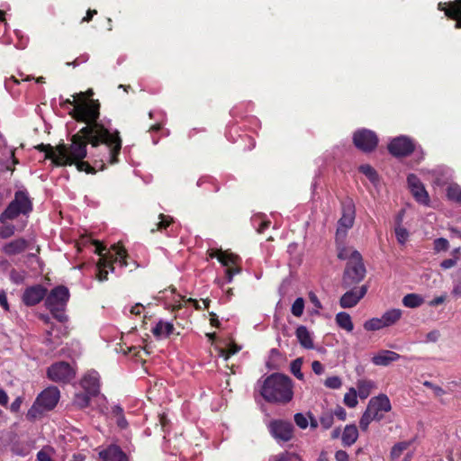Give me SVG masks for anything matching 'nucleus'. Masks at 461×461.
I'll use <instances>...</instances> for the list:
<instances>
[{
  "instance_id": "obj_51",
  "label": "nucleus",
  "mask_w": 461,
  "mask_h": 461,
  "mask_svg": "<svg viewBox=\"0 0 461 461\" xmlns=\"http://www.w3.org/2000/svg\"><path fill=\"white\" fill-rule=\"evenodd\" d=\"M15 228L13 224L5 225L0 228V238L7 239L14 234Z\"/></svg>"
},
{
  "instance_id": "obj_11",
  "label": "nucleus",
  "mask_w": 461,
  "mask_h": 461,
  "mask_svg": "<svg viewBox=\"0 0 461 461\" xmlns=\"http://www.w3.org/2000/svg\"><path fill=\"white\" fill-rule=\"evenodd\" d=\"M415 149L413 140L406 136H399L388 144V151L393 157L402 158L411 155Z\"/></svg>"
},
{
  "instance_id": "obj_42",
  "label": "nucleus",
  "mask_w": 461,
  "mask_h": 461,
  "mask_svg": "<svg viewBox=\"0 0 461 461\" xmlns=\"http://www.w3.org/2000/svg\"><path fill=\"white\" fill-rule=\"evenodd\" d=\"M304 310V300L302 297L295 299L292 304L291 312L294 316L301 317Z\"/></svg>"
},
{
  "instance_id": "obj_38",
  "label": "nucleus",
  "mask_w": 461,
  "mask_h": 461,
  "mask_svg": "<svg viewBox=\"0 0 461 461\" xmlns=\"http://www.w3.org/2000/svg\"><path fill=\"white\" fill-rule=\"evenodd\" d=\"M411 446V442L409 441H402L396 443L391 449L390 456L392 459H396L400 457L404 450H406Z\"/></svg>"
},
{
  "instance_id": "obj_57",
  "label": "nucleus",
  "mask_w": 461,
  "mask_h": 461,
  "mask_svg": "<svg viewBox=\"0 0 461 461\" xmlns=\"http://www.w3.org/2000/svg\"><path fill=\"white\" fill-rule=\"evenodd\" d=\"M333 416L335 415L339 420H345L347 418V412L345 409L339 405H338L334 411L332 412Z\"/></svg>"
},
{
  "instance_id": "obj_33",
  "label": "nucleus",
  "mask_w": 461,
  "mask_h": 461,
  "mask_svg": "<svg viewBox=\"0 0 461 461\" xmlns=\"http://www.w3.org/2000/svg\"><path fill=\"white\" fill-rule=\"evenodd\" d=\"M448 200L461 204V186L457 184H450L447 188Z\"/></svg>"
},
{
  "instance_id": "obj_25",
  "label": "nucleus",
  "mask_w": 461,
  "mask_h": 461,
  "mask_svg": "<svg viewBox=\"0 0 461 461\" xmlns=\"http://www.w3.org/2000/svg\"><path fill=\"white\" fill-rule=\"evenodd\" d=\"M153 335L157 338L165 336L168 338L175 331V327L171 322L159 321L155 327L151 330Z\"/></svg>"
},
{
  "instance_id": "obj_52",
  "label": "nucleus",
  "mask_w": 461,
  "mask_h": 461,
  "mask_svg": "<svg viewBox=\"0 0 461 461\" xmlns=\"http://www.w3.org/2000/svg\"><path fill=\"white\" fill-rule=\"evenodd\" d=\"M423 385L425 387H428V388L433 390V392H434L436 396H441V395L446 393L445 390L442 387H440L438 385H436V384H434L433 383H431L429 381H425L423 383Z\"/></svg>"
},
{
  "instance_id": "obj_47",
  "label": "nucleus",
  "mask_w": 461,
  "mask_h": 461,
  "mask_svg": "<svg viewBox=\"0 0 461 461\" xmlns=\"http://www.w3.org/2000/svg\"><path fill=\"white\" fill-rule=\"evenodd\" d=\"M449 248V242L445 238H438L433 242V249L436 252L447 251Z\"/></svg>"
},
{
  "instance_id": "obj_63",
  "label": "nucleus",
  "mask_w": 461,
  "mask_h": 461,
  "mask_svg": "<svg viewBox=\"0 0 461 461\" xmlns=\"http://www.w3.org/2000/svg\"><path fill=\"white\" fill-rule=\"evenodd\" d=\"M72 96L75 100H77V105L78 104H86L88 101H90L89 99H86L84 92L77 93Z\"/></svg>"
},
{
  "instance_id": "obj_23",
  "label": "nucleus",
  "mask_w": 461,
  "mask_h": 461,
  "mask_svg": "<svg viewBox=\"0 0 461 461\" xmlns=\"http://www.w3.org/2000/svg\"><path fill=\"white\" fill-rule=\"evenodd\" d=\"M27 248V241L24 239H17L5 244L3 251L7 255L20 254Z\"/></svg>"
},
{
  "instance_id": "obj_3",
  "label": "nucleus",
  "mask_w": 461,
  "mask_h": 461,
  "mask_svg": "<svg viewBox=\"0 0 461 461\" xmlns=\"http://www.w3.org/2000/svg\"><path fill=\"white\" fill-rule=\"evenodd\" d=\"M101 104L99 100L88 101L86 104H78L69 114L77 122L86 123V126H94L96 129L102 127L104 130V136L113 140H122L121 133L117 129L111 130L99 122Z\"/></svg>"
},
{
  "instance_id": "obj_61",
  "label": "nucleus",
  "mask_w": 461,
  "mask_h": 461,
  "mask_svg": "<svg viewBox=\"0 0 461 461\" xmlns=\"http://www.w3.org/2000/svg\"><path fill=\"white\" fill-rule=\"evenodd\" d=\"M336 461H349L348 454L344 450H338L335 453Z\"/></svg>"
},
{
  "instance_id": "obj_2",
  "label": "nucleus",
  "mask_w": 461,
  "mask_h": 461,
  "mask_svg": "<svg viewBox=\"0 0 461 461\" xmlns=\"http://www.w3.org/2000/svg\"><path fill=\"white\" fill-rule=\"evenodd\" d=\"M260 394L270 403H288L294 397V383L286 375L273 373L264 380Z\"/></svg>"
},
{
  "instance_id": "obj_35",
  "label": "nucleus",
  "mask_w": 461,
  "mask_h": 461,
  "mask_svg": "<svg viewBox=\"0 0 461 461\" xmlns=\"http://www.w3.org/2000/svg\"><path fill=\"white\" fill-rule=\"evenodd\" d=\"M270 461H303V459L296 453L285 451L272 456Z\"/></svg>"
},
{
  "instance_id": "obj_9",
  "label": "nucleus",
  "mask_w": 461,
  "mask_h": 461,
  "mask_svg": "<svg viewBox=\"0 0 461 461\" xmlns=\"http://www.w3.org/2000/svg\"><path fill=\"white\" fill-rule=\"evenodd\" d=\"M352 140L355 147L365 153L374 151L379 141L376 133L368 129L356 131L353 134Z\"/></svg>"
},
{
  "instance_id": "obj_6",
  "label": "nucleus",
  "mask_w": 461,
  "mask_h": 461,
  "mask_svg": "<svg viewBox=\"0 0 461 461\" xmlns=\"http://www.w3.org/2000/svg\"><path fill=\"white\" fill-rule=\"evenodd\" d=\"M352 259L348 261L342 278L344 288H350L360 283L366 276V267L361 254L355 251L352 254Z\"/></svg>"
},
{
  "instance_id": "obj_30",
  "label": "nucleus",
  "mask_w": 461,
  "mask_h": 461,
  "mask_svg": "<svg viewBox=\"0 0 461 461\" xmlns=\"http://www.w3.org/2000/svg\"><path fill=\"white\" fill-rule=\"evenodd\" d=\"M158 219L159 221L155 223L154 227L150 228L151 233L167 230V228L169 227L174 222V219L172 216L166 215L164 213H159Z\"/></svg>"
},
{
  "instance_id": "obj_48",
  "label": "nucleus",
  "mask_w": 461,
  "mask_h": 461,
  "mask_svg": "<svg viewBox=\"0 0 461 461\" xmlns=\"http://www.w3.org/2000/svg\"><path fill=\"white\" fill-rule=\"evenodd\" d=\"M395 236L399 243L404 244L409 237V232L402 225H397L395 227Z\"/></svg>"
},
{
  "instance_id": "obj_24",
  "label": "nucleus",
  "mask_w": 461,
  "mask_h": 461,
  "mask_svg": "<svg viewBox=\"0 0 461 461\" xmlns=\"http://www.w3.org/2000/svg\"><path fill=\"white\" fill-rule=\"evenodd\" d=\"M358 438V430L356 425H347L342 432L341 440L345 447L352 446Z\"/></svg>"
},
{
  "instance_id": "obj_1",
  "label": "nucleus",
  "mask_w": 461,
  "mask_h": 461,
  "mask_svg": "<svg viewBox=\"0 0 461 461\" xmlns=\"http://www.w3.org/2000/svg\"><path fill=\"white\" fill-rule=\"evenodd\" d=\"M96 129L95 126H84L77 133L70 137V143H59L56 146L59 156L56 161L57 167L76 166L80 172L95 175L97 170L95 167L99 166V170L105 169V164L103 158H95V154L90 152V161L84 160L87 156V146L92 149H97L104 145L107 149L108 163L114 165L119 162V155L122 150V140H113L104 136V130L102 127Z\"/></svg>"
},
{
  "instance_id": "obj_34",
  "label": "nucleus",
  "mask_w": 461,
  "mask_h": 461,
  "mask_svg": "<svg viewBox=\"0 0 461 461\" xmlns=\"http://www.w3.org/2000/svg\"><path fill=\"white\" fill-rule=\"evenodd\" d=\"M92 397L93 396L86 392L78 393H76L73 400V403L78 408L84 409L89 405Z\"/></svg>"
},
{
  "instance_id": "obj_56",
  "label": "nucleus",
  "mask_w": 461,
  "mask_h": 461,
  "mask_svg": "<svg viewBox=\"0 0 461 461\" xmlns=\"http://www.w3.org/2000/svg\"><path fill=\"white\" fill-rule=\"evenodd\" d=\"M241 271V268L240 267H229L225 270V275H226V279H227V282L228 283H230L233 279V276L236 275V274H239L240 273Z\"/></svg>"
},
{
  "instance_id": "obj_4",
  "label": "nucleus",
  "mask_w": 461,
  "mask_h": 461,
  "mask_svg": "<svg viewBox=\"0 0 461 461\" xmlns=\"http://www.w3.org/2000/svg\"><path fill=\"white\" fill-rule=\"evenodd\" d=\"M69 290L65 285H58L50 290L46 295L45 306L50 310L52 316L59 322H66L68 316L65 309L69 300Z\"/></svg>"
},
{
  "instance_id": "obj_43",
  "label": "nucleus",
  "mask_w": 461,
  "mask_h": 461,
  "mask_svg": "<svg viewBox=\"0 0 461 461\" xmlns=\"http://www.w3.org/2000/svg\"><path fill=\"white\" fill-rule=\"evenodd\" d=\"M357 393L354 388H351L348 393H347L344 396V403L349 407L353 408L357 404Z\"/></svg>"
},
{
  "instance_id": "obj_36",
  "label": "nucleus",
  "mask_w": 461,
  "mask_h": 461,
  "mask_svg": "<svg viewBox=\"0 0 461 461\" xmlns=\"http://www.w3.org/2000/svg\"><path fill=\"white\" fill-rule=\"evenodd\" d=\"M359 172L364 174L372 183L378 181V174L375 169L368 164L361 165Z\"/></svg>"
},
{
  "instance_id": "obj_50",
  "label": "nucleus",
  "mask_w": 461,
  "mask_h": 461,
  "mask_svg": "<svg viewBox=\"0 0 461 461\" xmlns=\"http://www.w3.org/2000/svg\"><path fill=\"white\" fill-rule=\"evenodd\" d=\"M355 251H356L355 249H352L350 248H341L339 249L338 258L342 260H345V259H348V261L353 260L352 254Z\"/></svg>"
},
{
  "instance_id": "obj_41",
  "label": "nucleus",
  "mask_w": 461,
  "mask_h": 461,
  "mask_svg": "<svg viewBox=\"0 0 461 461\" xmlns=\"http://www.w3.org/2000/svg\"><path fill=\"white\" fill-rule=\"evenodd\" d=\"M241 348L236 343L230 344L228 348H221L220 356L222 357L225 360H228L231 356L238 353Z\"/></svg>"
},
{
  "instance_id": "obj_62",
  "label": "nucleus",
  "mask_w": 461,
  "mask_h": 461,
  "mask_svg": "<svg viewBox=\"0 0 461 461\" xmlns=\"http://www.w3.org/2000/svg\"><path fill=\"white\" fill-rule=\"evenodd\" d=\"M0 305L1 307L5 310V311H9V304H8V302H7V296H6V294L4 290H2L0 292Z\"/></svg>"
},
{
  "instance_id": "obj_32",
  "label": "nucleus",
  "mask_w": 461,
  "mask_h": 461,
  "mask_svg": "<svg viewBox=\"0 0 461 461\" xmlns=\"http://www.w3.org/2000/svg\"><path fill=\"white\" fill-rule=\"evenodd\" d=\"M357 387L358 396L361 399H366L374 387V383L370 380H359L357 384Z\"/></svg>"
},
{
  "instance_id": "obj_22",
  "label": "nucleus",
  "mask_w": 461,
  "mask_h": 461,
  "mask_svg": "<svg viewBox=\"0 0 461 461\" xmlns=\"http://www.w3.org/2000/svg\"><path fill=\"white\" fill-rule=\"evenodd\" d=\"M295 336L303 348L306 349L313 348L314 345L312 335L305 326L300 325L297 327L295 330Z\"/></svg>"
},
{
  "instance_id": "obj_16",
  "label": "nucleus",
  "mask_w": 461,
  "mask_h": 461,
  "mask_svg": "<svg viewBox=\"0 0 461 461\" xmlns=\"http://www.w3.org/2000/svg\"><path fill=\"white\" fill-rule=\"evenodd\" d=\"M367 285H364L359 287L355 286L351 288L349 291L346 292L339 300V304L342 308H351L356 306L358 302L366 295L367 293Z\"/></svg>"
},
{
  "instance_id": "obj_64",
  "label": "nucleus",
  "mask_w": 461,
  "mask_h": 461,
  "mask_svg": "<svg viewBox=\"0 0 461 461\" xmlns=\"http://www.w3.org/2000/svg\"><path fill=\"white\" fill-rule=\"evenodd\" d=\"M439 336H440L439 331L437 330H434L429 331L427 334V339L429 341H432V342H436L438 339Z\"/></svg>"
},
{
  "instance_id": "obj_15",
  "label": "nucleus",
  "mask_w": 461,
  "mask_h": 461,
  "mask_svg": "<svg viewBox=\"0 0 461 461\" xmlns=\"http://www.w3.org/2000/svg\"><path fill=\"white\" fill-rule=\"evenodd\" d=\"M407 183L416 202L423 205H429V196L420 178L414 174H410L407 177Z\"/></svg>"
},
{
  "instance_id": "obj_40",
  "label": "nucleus",
  "mask_w": 461,
  "mask_h": 461,
  "mask_svg": "<svg viewBox=\"0 0 461 461\" xmlns=\"http://www.w3.org/2000/svg\"><path fill=\"white\" fill-rule=\"evenodd\" d=\"M451 295L456 298H461V269H458L456 272L455 277L453 279Z\"/></svg>"
},
{
  "instance_id": "obj_12",
  "label": "nucleus",
  "mask_w": 461,
  "mask_h": 461,
  "mask_svg": "<svg viewBox=\"0 0 461 461\" xmlns=\"http://www.w3.org/2000/svg\"><path fill=\"white\" fill-rule=\"evenodd\" d=\"M392 409L390 400L387 395L380 394L372 397L367 404L366 410L371 413L376 421H380L384 418V412L390 411Z\"/></svg>"
},
{
  "instance_id": "obj_44",
  "label": "nucleus",
  "mask_w": 461,
  "mask_h": 461,
  "mask_svg": "<svg viewBox=\"0 0 461 461\" xmlns=\"http://www.w3.org/2000/svg\"><path fill=\"white\" fill-rule=\"evenodd\" d=\"M92 243L95 246V253L100 256V258L107 257L108 259H114L115 253L112 254L110 252L104 253L106 250L105 246H104L99 240H94Z\"/></svg>"
},
{
  "instance_id": "obj_8",
  "label": "nucleus",
  "mask_w": 461,
  "mask_h": 461,
  "mask_svg": "<svg viewBox=\"0 0 461 461\" xmlns=\"http://www.w3.org/2000/svg\"><path fill=\"white\" fill-rule=\"evenodd\" d=\"M60 398V392L56 386H49L44 389L36 398L32 407L30 409L28 414L33 417L36 416L35 412L41 409L40 411L53 410Z\"/></svg>"
},
{
  "instance_id": "obj_54",
  "label": "nucleus",
  "mask_w": 461,
  "mask_h": 461,
  "mask_svg": "<svg viewBox=\"0 0 461 461\" xmlns=\"http://www.w3.org/2000/svg\"><path fill=\"white\" fill-rule=\"evenodd\" d=\"M294 422L301 429H306L308 426V420L303 413H296L294 415Z\"/></svg>"
},
{
  "instance_id": "obj_5",
  "label": "nucleus",
  "mask_w": 461,
  "mask_h": 461,
  "mask_svg": "<svg viewBox=\"0 0 461 461\" xmlns=\"http://www.w3.org/2000/svg\"><path fill=\"white\" fill-rule=\"evenodd\" d=\"M32 211V202L25 190L14 193V198L10 202L5 210L0 215V221L14 220L20 214L27 215Z\"/></svg>"
},
{
  "instance_id": "obj_31",
  "label": "nucleus",
  "mask_w": 461,
  "mask_h": 461,
  "mask_svg": "<svg viewBox=\"0 0 461 461\" xmlns=\"http://www.w3.org/2000/svg\"><path fill=\"white\" fill-rule=\"evenodd\" d=\"M423 303L422 296L418 294H408L402 298V304L408 308H417Z\"/></svg>"
},
{
  "instance_id": "obj_49",
  "label": "nucleus",
  "mask_w": 461,
  "mask_h": 461,
  "mask_svg": "<svg viewBox=\"0 0 461 461\" xmlns=\"http://www.w3.org/2000/svg\"><path fill=\"white\" fill-rule=\"evenodd\" d=\"M324 385L330 389H339L341 387L342 382L339 376H330L325 380Z\"/></svg>"
},
{
  "instance_id": "obj_60",
  "label": "nucleus",
  "mask_w": 461,
  "mask_h": 461,
  "mask_svg": "<svg viewBox=\"0 0 461 461\" xmlns=\"http://www.w3.org/2000/svg\"><path fill=\"white\" fill-rule=\"evenodd\" d=\"M309 300L310 302L317 308V309H321L322 308V305L320 302V300L318 299V296L313 293V292H310L309 294Z\"/></svg>"
},
{
  "instance_id": "obj_55",
  "label": "nucleus",
  "mask_w": 461,
  "mask_h": 461,
  "mask_svg": "<svg viewBox=\"0 0 461 461\" xmlns=\"http://www.w3.org/2000/svg\"><path fill=\"white\" fill-rule=\"evenodd\" d=\"M457 261H458V257L457 256L456 258H453L444 259L440 263V267L442 269H445V270L452 268L453 267H455L456 265Z\"/></svg>"
},
{
  "instance_id": "obj_14",
  "label": "nucleus",
  "mask_w": 461,
  "mask_h": 461,
  "mask_svg": "<svg viewBox=\"0 0 461 461\" xmlns=\"http://www.w3.org/2000/svg\"><path fill=\"white\" fill-rule=\"evenodd\" d=\"M356 217L355 204L351 199H346L342 202V216L338 221V230L339 231H347L352 228Z\"/></svg>"
},
{
  "instance_id": "obj_19",
  "label": "nucleus",
  "mask_w": 461,
  "mask_h": 461,
  "mask_svg": "<svg viewBox=\"0 0 461 461\" xmlns=\"http://www.w3.org/2000/svg\"><path fill=\"white\" fill-rule=\"evenodd\" d=\"M101 461H129V456L116 444H111L98 453Z\"/></svg>"
},
{
  "instance_id": "obj_39",
  "label": "nucleus",
  "mask_w": 461,
  "mask_h": 461,
  "mask_svg": "<svg viewBox=\"0 0 461 461\" xmlns=\"http://www.w3.org/2000/svg\"><path fill=\"white\" fill-rule=\"evenodd\" d=\"M302 366H303V358H301V357H298V358L294 359V361H292V363L290 365V371H291V373L298 380H301V381H303V378H304V375H303V374L301 371Z\"/></svg>"
},
{
  "instance_id": "obj_18",
  "label": "nucleus",
  "mask_w": 461,
  "mask_h": 461,
  "mask_svg": "<svg viewBox=\"0 0 461 461\" xmlns=\"http://www.w3.org/2000/svg\"><path fill=\"white\" fill-rule=\"evenodd\" d=\"M48 290L41 285L26 288L23 294V302L26 306H34L46 299Z\"/></svg>"
},
{
  "instance_id": "obj_28",
  "label": "nucleus",
  "mask_w": 461,
  "mask_h": 461,
  "mask_svg": "<svg viewBox=\"0 0 461 461\" xmlns=\"http://www.w3.org/2000/svg\"><path fill=\"white\" fill-rule=\"evenodd\" d=\"M240 262V258L238 255L228 251H223L221 257H220V263L227 268L239 267Z\"/></svg>"
},
{
  "instance_id": "obj_59",
  "label": "nucleus",
  "mask_w": 461,
  "mask_h": 461,
  "mask_svg": "<svg viewBox=\"0 0 461 461\" xmlns=\"http://www.w3.org/2000/svg\"><path fill=\"white\" fill-rule=\"evenodd\" d=\"M312 371L316 374V375H321L324 371V367L322 366V364L318 361V360H314L312 363Z\"/></svg>"
},
{
  "instance_id": "obj_37",
  "label": "nucleus",
  "mask_w": 461,
  "mask_h": 461,
  "mask_svg": "<svg viewBox=\"0 0 461 461\" xmlns=\"http://www.w3.org/2000/svg\"><path fill=\"white\" fill-rule=\"evenodd\" d=\"M384 323L381 318H373L364 323V329L368 331L378 330L384 328Z\"/></svg>"
},
{
  "instance_id": "obj_29",
  "label": "nucleus",
  "mask_w": 461,
  "mask_h": 461,
  "mask_svg": "<svg viewBox=\"0 0 461 461\" xmlns=\"http://www.w3.org/2000/svg\"><path fill=\"white\" fill-rule=\"evenodd\" d=\"M402 317V311L400 309H392L385 312L382 315L383 321L385 327H389L396 323Z\"/></svg>"
},
{
  "instance_id": "obj_53",
  "label": "nucleus",
  "mask_w": 461,
  "mask_h": 461,
  "mask_svg": "<svg viewBox=\"0 0 461 461\" xmlns=\"http://www.w3.org/2000/svg\"><path fill=\"white\" fill-rule=\"evenodd\" d=\"M37 461H54L50 453L46 448L41 449L36 455Z\"/></svg>"
},
{
  "instance_id": "obj_58",
  "label": "nucleus",
  "mask_w": 461,
  "mask_h": 461,
  "mask_svg": "<svg viewBox=\"0 0 461 461\" xmlns=\"http://www.w3.org/2000/svg\"><path fill=\"white\" fill-rule=\"evenodd\" d=\"M88 60V55H81L75 59L72 62H67L68 66L72 65L74 68L83 64Z\"/></svg>"
},
{
  "instance_id": "obj_45",
  "label": "nucleus",
  "mask_w": 461,
  "mask_h": 461,
  "mask_svg": "<svg viewBox=\"0 0 461 461\" xmlns=\"http://www.w3.org/2000/svg\"><path fill=\"white\" fill-rule=\"evenodd\" d=\"M334 422L333 413L330 411L323 412L320 417V423L324 429L331 428Z\"/></svg>"
},
{
  "instance_id": "obj_46",
  "label": "nucleus",
  "mask_w": 461,
  "mask_h": 461,
  "mask_svg": "<svg viewBox=\"0 0 461 461\" xmlns=\"http://www.w3.org/2000/svg\"><path fill=\"white\" fill-rule=\"evenodd\" d=\"M375 420V418L372 417L371 413L366 409L364 413L362 414L359 420V427L363 431H366L368 429V426L371 421Z\"/></svg>"
},
{
  "instance_id": "obj_20",
  "label": "nucleus",
  "mask_w": 461,
  "mask_h": 461,
  "mask_svg": "<svg viewBox=\"0 0 461 461\" xmlns=\"http://www.w3.org/2000/svg\"><path fill=\"white\" fill-rule=\"evenodd\" d=\"M81 386L85 392L92 396H97L100 393L99 375L96 372L86 374L81 380Z\"/></svg>"
},
{
  "instance_id": "obj_27",
  "label": "nucleus",
  "mask_w": 461,
  "mask_h": 461,
  "mask_svg": "<svg viewBox=\"0 0 461 461\" xmlns=\"http://www.w3.org/2000/svg\"><path fill=\"white\" fill-rule=\"evenodd\" d=\"M35 149L41 152H44L45 158L50 159L52 163L56 166V161L59 156V152L57 151L56 147H53L50 144L41 143L37 145Z\"/></svg>"
},
{
  "instance_id": "obj_10",
  "label": "nucleus",
  "mask_w": 461,
  "mask_h": 461,
  "mask_svg": "<svg viewBox=\"0 0 461 461\" xmlns=\"http://www.w3.org/2000/svg\"><path fill=\"white\" fill-rule=\"evenodd\" d=\"M47 377L55 383L68 384L75 377V371L68 362L59 361L48 367Z\"/></svg>"
},
{
  "instance_id": "obj_17",
  "label": "nucleus",
  "mask_w": 461,
  "mask_h": 461,
  "mask_svg": "<svg viewBox=\"0 0 461 461\" xmlns=\"http://www.w3.org/2000/svg\"><path fill=\"white\" fill-rule=\"evenodd\" d=\"M438 10L444 12L448 19L456 21L455 27L461 29V0H454L448 3L439 2Z\"/></svg>"
},
{
  "instance_id": "obj_7",
  "label": "nucleus",
  "mask_w": 461,
  "mask_h": 461,
  "mask_svg": "<svg viewBox=\"0 0 461 461\" xmlns=\"http://www.w3.org/2000/svg\"><path fill=\"white\" fill-rule=\"evenodd\" d=\"M112 250L115 251L114 259H108L107 257L100 258L97 264V274L96 278L100 282L106 281L108 279V270L109 268L112 272L114 271L113 263L119 261L122 267H127L129 265L127 258L128 253L125 248L120 244H113L112 246Z\"/></svg>"
},
{
  "instance_id": "obj_13",
  "label": "nucleus",
  "mask_w": 461,
  "mask_h": 461,
  "mask_svg": "<svg viewBox=\"0 0 461 461\" xmlns=\"http://www.w3.org/2000/svg\"><path fill=\"white\" fill-rule=\"evenodd\" d=\"M271 435L277 440L287 442L294 435V426L290 421L274 420L268 425Z\"/></svg>"
},
{
  "instance_id": "obj_21",
  "label": "nucleus",
  "mask_w": 461,
  "mask_h": 461,
  "mask_svg": "<svg viewBox=\"0 0 461 461\" xmlns=\"http://www.w3.org/2000/svg\"><path fill=\"white\" fill-rule=\"evenodd\" d=\"M401 358V355L391 350H381L377 355L372 357V362L375 366H387L392 362Z\"/></svg>"
},
{
  "instance_id": "obj_26",
  "label": "nucleus",
  "mask_w": 461,
  "mask_h": 461,
  "mask_svg": "<svg viewBox=\"0 0 461 461\" xmlns=\"http://www.w3.org/2000/svg\"><path fill=\"white\" fill-rule=\"evenodd\" d=\"M335 321H336L337 325L339 328H341L348 332H351L354 329V325H353L351 317L348 312H340L337 313Z\"/></svg>"
}]
</instances>
